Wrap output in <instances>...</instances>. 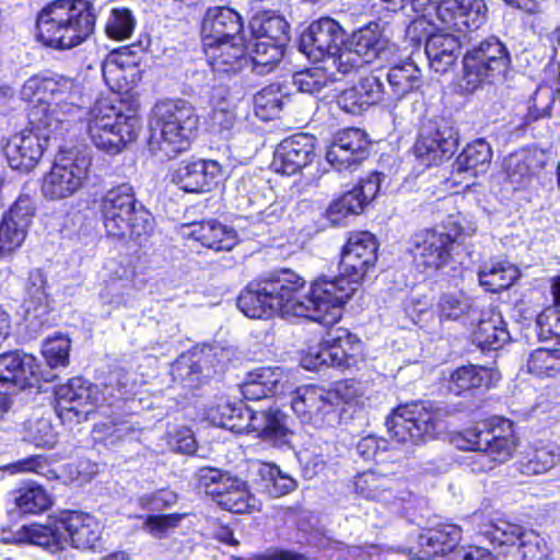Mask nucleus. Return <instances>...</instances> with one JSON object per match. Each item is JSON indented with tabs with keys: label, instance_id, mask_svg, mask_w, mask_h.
Instances as JSON below:
<instances>
[{
	"label": "nucleus",
	"instance_id": "obj_1",
	"mask_svg": "<svg viewBox=\"0 0 560 560\" xmlns=\"http://www.w3.org/2000/svg\"><path fill=\"white\" fill-rule=\"evenodd\" d=\"M377 242L370 232L352 233L341 252L340 275L316 279L302 299L305 280L290 269H281L252 281L237 299L238 308L250 318L276 314L305 317L329 325L340 316L341 306L377 260Z\"/></svg>",
	"mask_w": 560,
	"mask_h": 560
},
{
	"label": "nucleus",
	"instance_id": "obj_2",
	"mask_svg": "<svg viewBox=\"0 0 560 560\" xmlns=\"http://www.w3.org/2000/svg\"><path fill=\"white\" fill-rule=\"evenodd\" d=\"M95 13L88 0H57L45 7L36 21L37 37L56 49H71L94 31Z\"/></svg>",
	"mask_w": 560,
	"mask_h": 560
},
{
	"label": "nucleus",
	"instance_id": "obj_3",
	"mask_svg": "<svg viewBox=\"0 0 560 560\" xmlns=\"http://www.w3.org/2000/svg\"><path fill=\"white\" fill-rule=\"evenodd\" d=\"M46 104L32 105L28 109V127L12 136L3 148L11 168L30 172L42 159L51 137L61 136L69 128V118L54 116Z\"/></svg>",
	"mask_w": 560,
	"mask_h": 560
},
{
	"label": "nucleus",
	"instance_id": "obj_4",
	"mask_svg": "<svg viewBox=\"0 0 560 560\" xmlns=\"http://www.w3.org/2000/svg\"><path fill=\"white\" fill-rule=\"evenodd\" d=\"M101 215L108 236L141 243L153 232L154 219L140 203L130 184L124 183L101 199Z\"/></svg>",
	"mask_w": 560,
	"mask_h": 560
},
{
	"label": "nucleus",
	"instance_id": "obj_5",
	"mask_svg": "<svg viewBox=\"0 0 560 560\" xmlns=\"http://www.w3.org/2000/svg\"><path fill=\"white\" fill-rule=\"evenodd\" d=\"M199 122L194 105L183 98H166L152 108L151 145L167 159L189 148Z\"/></svg>",
	"mask_w": 560,
	"mask_h": 560
},
{
	"label": "nucleus",
	"instance_id": "obj_6",
	"mask_svg": "<svg viewBox=\"0 0 560 560\" xmlns=\"http://www.w3.org/2000/svg\"><path fill=\"white\" fill-rule=\"evenodd\" d=\"M140 129L137 107L124 113L107 101H100L89 113V137L97 149L109 154L119 153L127 143L136 140Z\"/></svg>",
	"mask_w": 560,
	"mask_h": 560
},
{
	"label": "nucleus",
	"instance_id": "obj_7",
	"mask_svg": "<svg viewBox=\"0 0 560 560\" xmlns=\"http://www.w3.org/2000/svg\"><path fill=\"white\" fill-rule=\"evenodd\" d=\"M463 62L462 86L471 93L483 84L502 81L510 66V56L503 43L497 37H489L467 50Z\"/></svg>",
	"mask_w": 560,
	"mask_h": 560
},
{
	"label": "nucleus",
	"instance_id": "obj_8",
	"mask_svg": "<svg viewBox=\"0 0 560 560\" xmlns=\"http://www.w3.org/2000/svg\"><path fill=\"white\" fill-rule=\"evenodd\" d=\"M442 424L441 410L431 402H411L397 407L386 418V427L398 443L417 444L432 438Z\"/></svg>",
	"mask_w": 560,
	"mask_h": 560
},
{
	"label": "nucleus",
	"instance_id": "obj_9",
	"mask_svg": "<svg viewBox=\"0 0 560 560\" xmlns=\"http://www.w3.org/2000/svg\"><path fill=\"white\" fill-rule=\"evenodd\" d=\"M90 165V158L78 152L58 155L50 171L43 177L42 195L52 201L72 197L83 187Z\"/></svg>",
	"mask_w": 560,
	"mask_h": 560
},
{
	"label": "nucleus",
	"instance_id": "obj_10",
	"mask_svg": "<svg viewBox=\"0 0 560 560\" xmlns=\"http://www.w3.org/2000/svg\"><path fill=\"white\" fill-rule=\"evenodd\" d=\"M451 30H478L487 20L483 0H416V12L431 14Z\"/></svg>",
	"mask_w": 560,
	"mask_h": 560
},
{
	"label": "nucleus",
	"instance_id": "obj_11",
	"mask_svg": "<svg viewBox=\"0 0 560 560\" xmlns=\"http://www.w3.org/2000/svg\"><path fill=\"white\" fill-rule=\"evenodd\" d=\"M458 145V133L452 124L442 117L423 121L413 150L417 159L427 166L450 159Z\"/></svg>",
	"mask_w": 560,
	"mask_h": 560
},
{
	"label": "nucleus",
	"instance_id": "obj_12",
	"mask_svg": "<svg viewBox=\"0 0 560 560\" xmlns=\"http://www.w3.org/2000/svg\"><path fill=\"white\" fill-rule=\"evenodd\" d=\"M460 233V228L455 225L451 231L445 226L424 229L411 237L410 253L418 267L424 270H439L451 259L454 244Z\"/></svg>",
	"mask_w": 560,
	"mask_h": 560
},
{
	"label": "nucleus",
	"instance_id": "obj_13",
	"mask_svg": "<svg viewBox=\"0 0 560 560\" xmlns=\"http://www.w3.org/2000/svg\"><path fill=\"white\" fill-rule=\"evenodd\" d=\"M291 408L303 424L314 429H330L340 422L339 409L332 407L323 387L296 388L292 393Z\"/></svg>",
	"mask_w": 560,
	"mask_h": 560
},
{
	"label": "nucleus",
	"instance_id": "obj_14",
	"mask_svg": "<svg viewBox=\"0 0 560 560\" xmlns=\"http://www.w3.org/2000/svg\"><path fill=\"white\" fill-rule=\"evenodd\" d=\"M55 396L59 417L69 420L75 417L78 422L86 419L102 397L96 385L81 377L58 385L55 388Z\"/></svg>",
	"mask_w": 560,
	"mask_h": 560
},
{
	"label": "nucleus",
	"instance_id": "obj_15",
	"mask_svg": "<svg viewBox=\"0 0 560 560\" xmlns=\"http://www.w3.org/2000/svg\"><path fill=\"white\" fill-rule=\"evenodd\" d=\"M345 40L342 26L331 18H322L301 34L299 48L308 59L318 62L337 54Z\"/></svg>",
	"mask_w": 560,
	"mask_h": 560
},
{
	"label": "nucleus",
	"instance_id": "obj_16",
	"mask_svg": "<svg viewBox=\"0 0 560 560\" xmlns=\"http://www.w3.org/2000/svg\"><path fill=\"white\" fill-rule=\"evenodd\" d=\"M238 207L247 210L250 217L272 224L279 220L282 209L275 203V192L272 188L260 177L244 175L237 182Z\"/></svg>",
	"mask_w": 560,
	"mask_h": 560
},
{
	"label": "nucleus",
	"instance_id": "obj_17",
	"mask_svg": "<svg viewBox=\"0 0 560 560\" xmlns=\"http://www.w3.org/2000/svg\"><path fill=\"white\" fill-rule=\"evenodd\" d=\"M347 40L349 49H353L364 63L378 60L392 65L400 60L399 47L384 34L378 23L354 31Z\"/></svg>",
	"mask_w": 560,
	"mask_h": 560
},
{
	"label": "nucleus",
	"instance_id": "obj_18",
	"mask_svg": "<svg viewBox=\"0 0 560 560\" xmlns=\"http://www.w3.org/2000/svg\"><path fill=\"white\" fill-rule=\"evenodd\" d=\"M33 215L31 198L26 195L20 196L0 223V256L14 252L23 244Z\"/></svg>",
	"mask_w": 560,
	"mask_h": 560
},
{
	"label": "nucleus",
	"instance_id": "obj_19",
	"mask_svg": "<svg viewBox=\"0 0 560 560\" xmlns=\"http://www.w3.org/2000/svg\"><path fill=\"white\" fill-rule=\"evenodd\" d=\"M315 156V137L298 133L278 144L272 167L277 173L293 175L312 163Z\"/></svg>",
	"mask_w": 560,
	"mask_h": 560
},
{
	"label": "nucleus",
	"instance_id": "obj_20",
	"mask_svg": "<svg viewBox=\"0 0 560 560\" xmlns=\"http://www.w3.org/2000/svg\"><path fill=\"white\" fill-rule=\"evenodd\" d=\"M36 359L21 351L0 355V390L15 393L32 387L38 378Z\"/></svg>",
	"mask_w": 560,
	"mask_h": 560
},
{
	"label": "nucleus",
	"instance_id": "obj_21",
	"mask_svg": "<svg viewBox=\"0 0 560 560\" xmlns=\"http://www.w3.org/2000/svg\"><path fill=\"white\" fill-rule=\"evenodd\" d=\"M221 171L214 160L183 161L172 173V182L187 192L208 191Z\"/></svg>",
	"mask_w": 560,
	"mask_h": 560
},
{
	"label": "nucleus",
	"instance_id": "obj_22",
	"mask_svg": "<svg viewBox=\"0 0 560 560\" xmlns=\"http://www.w3.org/2000/svg\"><path fill=\"white\" fill-rule=\"evenodd\" d=\"M46 283L42 270L34 269L28 273L23 303L24 318L34 331L49 323L50 301L46 292Z\"/></svg>",
	"mask_w": 560,
	"mask_h": 560
},
{
	"label": "nucleus",
	"instance_id": "obj_23",
	"mask_svg": "<svg viewBox=\"0 0 560 560\" xmlns=\"http://www.w3.org/2000/svg\"><path fill=\"white\" fill-rule=\"evenodd\" d=\"M462 538V530L455 524H442L418 535L409 555L416 559H430L453 551Z\"/></svg>",
	"mask_w": 560,
	"mask_h": 560
},
{
	"label": "nucleus",
	"instance_id": "obj_24",
	"mask_svg": "<svg viewBox=\"0 0 560 560\" xmlns=\"http://www.w3.org/2000/svg\"><path fill=\"white\" fill-rule=\"evenodd\" d=\"M242 28V18L236 11L226 7L210 8L206 12L201 26L203 47H213L220 40L241 37Z\"/></svg>",
	"mask_w": 560,
	"mask_h": 560
},
{
	"label": "nucleus",
	"instance_id": "obj_25",
	"mask_svg": "<svg viewBox=\"0 0 560 560\" xmlns=\"http://www.w3.org/2000/svg\"><path fill=\"white\" fill-rule=\"evenodd\" d=\"M366 133L359 128L345 129L337 133L326 153L327 161L341 170L362 161L368 152Z\"/></svg>",
	"mask_w": 560,
	"mask_h": 560
},
{
	"label": "nucleus",
	"instance_id": "obj_26",
	"mask_svg": "<svg viewBox=\"0 0 560 560\" xmlns=\"http://www.w3.org/2000/svg\"><path fill=\"white\" fill-rule=\"evenodd\" d=\"M441 27L447 32L439 31L428 35L425 40V55L430 67L439 73L446 72L460 55L459 37L452 32L463 31L451 30L440 23ZM471 30H464L470 32Z\"/></svg>",
	"mask_w": 560,
	"mask_h": 560
},
{
	"label": "nucleus",
	"instance_id": "obj_27",
	"mask_svg": "<svg viewBox=\"0 0 560 560\" xmlns=\"http://www.w3.org/2000/svg\"><path fill=\"white\" fill-rule=\"evenodd\" d=\"M353 488L358 495L384 505L405 500V492L398 489L395 479L374 470L358 474L353 478Z\"/></svg>",
	"mask_w": 560,
	"mask_h": 560
},
{
	"label": "nucleus",
	"instance_id": "obj_28",
	"mask_svg": "<svg viewBox=\"0 0 560 560\" xmlns=\"http://www.w3.org/2000/svg\"><path fill=\"white\" fill-rule=\"evenodd\" d=\"M61 528L73 548L94 549L101 540L103 526L88 513L68 512L61 515Z\"/></svg>",
	"mask_w": 560,
	"mask_h": 560
},
{
	"label": "nucleus",
	"instance_id": "obj_29",
	"mask_svg": "<svg viewBox=\"0 0 560 560\" xmlns=\"http://www.w3.org/2000/svg\"><path fill=\"white\" fill-rule=\"evenodd\" d=\"M384 95V84L376 75L362 78L355 85L345 90L338 97L339 107L346 113L360 115L377 104Z\"/></svg>",
	"mask_w": 560,
	"mask_h": 560
},
{
	"label": "nucleus",
	"instance_id": "obj_30",
	"mask_svg": "<svg viewBox=\"0 0 560 560\" xmlns=\"http://www.w3.org/2000/svg\"><path fill=\"white\" fill-rule=\"evenodd\" d=\"M247 432H255L261 441L271 445L283 444L290 434L288 417L279 408L252 409Z\"/></svg>",
	"mask_w": 560,
	"mask_h": 560
},
{
	"label": "nucleus",
	"instance_id": "obj_31",
	"mask_svg": "<svg viewBox=\"0 0 560 560\" xmlns=\"http://www.w3.org/2000/svg\"><path fill=\"white\" fill-rule=\"evenodd\" d=\"M213 71L236 72L247 62L242 37L220 40L213 47H203Z\"/></svg>",
	"mask_w": 560,
	"mask_h": 560
},
{
	"label": "nucleus",
	"instance_id": "obj_32",
	"mask_svg": "<svg viewBox=\"0 0 560 560\" xmlns=\"http://www.w3.org/2000/svg\"><path fill=\"white\" fill-rule=\"evenodd\" d=\"M189 236L213 250H231L237 244V234L232 229L215 220L190 225Z\"/></svg>",
	"mask_w": 560,
	"mask_h": 560
},
{
	"label": "nucleus",
	"instance_id": "obj_33",
	"mask_svg": "<svg viewBox=\"0 0 560 560\" xmlns=\"http://www.w3.org/2000/svg\"><path fill=\"white\" fill-rule=\"evenodd\" d=\"M10 500L22 514H39L52 504V498L38 482L23 481L9 492Z\"/></svg>",
	"mask_w": 560,
	"mask_h": 560
},
{
	"label": "nucleus",
	"instance_id": "obj_34",
	"mask_svg": "<svg viewBox=\"0 0 560 560\" xmlns=\"http://www.w3.org/2000/svg\"><path fill=\"white\" fill-rule=\"evenodd\" d=\"M492 158V150L485 140L468 144L453 164L454 173L467 174L471 177L487 172Z\"/></svg>",
	"mask_w": 560,
	"mask_h": 560
},
{
	"label": "nucleus",
	"instance_id": "obj_35",
	"mask_svg": "<svg viewBox=\"0 0 560 560\" xmlns=\"http://www.w3.org/2000/svg\"><path fill=\"white\" fill-rule=\"evenodd\" d=\"M252 408L243 402L224 401L209 411L211 421L236 433L247 432Z\"/></svg>",
	"mask_w": 560,
	"mask_h": 560
},
{
	"label": "nucleus",
	"instance_id": "obj_36",
	"mask_svg": "<svg viewBox=\"0 0 560 560\" xmlns=\"http://www.w3.org/2000/svg\"><path fill=\"white\" fill-rule=\"evenodd\" d=\"M215 502L232 513H250L257 509V500L248 491L246 481L234 476L225 490H222Z\"/></svg>",
	"mask_w": 560,
	"mask_h": 560
},
{
	"label": "nucleus",
	"instance_id": "obj_37",
	"mask_svg": "<svg viewBox=\"0 0 560 560\" xmlns=\"http://www.w3.org/2000/svg\"><path fill=\"white\" fill-rule=\"evenodd\" d=\"M540 166L536 154L527 150L512 153L504 160L508 179L515 188L526 187Z\"/></svg>",
	"mask_w": 560,
	"mask_h": 560
},
{
	"label": "nucleus",
	"instance_id": "obj_38",
	"mask_svg": "<svg viewBox=\"0 0 560 560\" xmlns=\"http://www.w3.org/2000/svg\"><path fill=\"white\" fill-rule=\"evenodd\" d=\"M560 462V447L555 443L533 446L526 457L518 463L523 475L532 476L549 471Z\"/></svg>",
	"mask_w": 560,
	"mask_h": 560
},
{
	"label": "nucleus",
	"instance_id": "obj_39",
	"mask_svg": "<svg viewBox=\"0 0 560 560\" xmlns=\"http://www.w3.org/2000/svg\"><path fill=\"white\" fill-rule=\"evenodd\" d=\"M250 28L255 38L272 42L280 46H287L289 37V24L279 15L264 13L256 15L250 21Z\"/></svg>",
	"mask_w": 560,
	"mask_h": 560
},
{
	"label": "nucleus",
	"instance_id": "obj_40",
	"mask_svg": "<svg viewBox=\"0 0 560 560\" xmlns=\"http://www.w3.org/2000/svg\"><path fill=\"white\" fill-rule=\"evenodd\" d=\"M387 81L394 97L401 98L420 86L421 71L412 61L397 63L389 68Z\"/></svg>",
	"mask_w": 560,
	"mask_h": 560
},
{
	"label": "nucleus",
	"instance_id": "obj_41",
	"mask_svg": "<svg viewBox=\"0 0 560 560\" xmlns=\"http://www.w3.org/2000/svg\"><path fill=\"white\" fill-rule=\"evenodd\" d=\"M491 377L492 372L483 366L464 365L451 374L448 389L455 395H462L474 388L489 386Z\"/></svg>",
	"mask_w": 560,
	"mask_h": 560
},
{
	"label": "nucleus",
	"instance_id": "obj_42",
	"mask_svg": "<svg viewBox=\"0 0 560 560\" xmlns=\"http://www.w3.org/2000/svg\"><path fill=\"white\" fill-rule=\"evenodd\" d=\"M510 334L500 316L481 319L474 331V342L482 350H495L505 345Z\"/></svg>",
	"mask_w": 560,
	"mask_h": 560
},
{
	"label": "nucleus",
	"instance_id": "obj_43",
	"mask_svg": "<svg viewBox=\"0 0 560 560\" xmlns=\"http://www.w3.org/2000/svg\"><path fill=\"white\" fill-rule=\"evenodd\" d=\"M283 89L284 85L281 83H271L254 96V110L257 117L261 120L278 117L288 98V92Z\"/></svg>",
	"mask_w": 560,
	"mask_h": 560
},
{
	"label": "nucleus",
	"instance_id": "obj_44",
	"mask_svg": "<svg viewBox=\"0 0 560 560\" xmlns=\"http://www.w3.org/2000/svg\"><path fill=\"white\" fill-rule=\"evenodd\" d=\"M518 276L517 269L508 262L492 261L485 264L479 272V282L490 292L508 289Z\"/></svg>",
	"mask_w": 560,
	"mask_h": 560
},
{
	"label": "nucleus",
	"instance_id": "obj_45",
	"mask_svg": "<svg viewBox=\"0 0 560 560\" xmlns=\"http://www.w3.org/2000/svg\"><path fill=\"white\" fill-rule=\"evenodd\" d=\"M284 46L277 45L261 38H255L249 47V58L253 70L257 74H266L281 61L284 54Z\"/></svg>",
	"mask_w": 560,
	"mask_h": 560
},
{
	"label": "nucleus",
	"instance_id": "obj_46",
	"mask_svg": "<svg viewBox=\"0 0 560 560\" xmlns=\"http://www.w3.org/2000/svg\"><path fill=\"white\" fill-rule=\"evenodd\" d=\"M78 93V85L72 79L62 75L45 78V97H47L48 103L59 104L58 109L60 112L67 109L66 104H72L77 108L69 117V125L77 112H79V107L73 103V98Z\"/></svg>",
	"mask_w": 560,
	"mask_h": 560
},
{
	"label": "nucleus",
	"instance_id": "obj_47",
	"mask_svg": "<svg viewBox=\"0 0 560 560\" xmlns=\"http://www.w3.org/2000/svg\"><path fill=\"white\" fill-rule=\"evenodd\" d=\"M210 354L197 358L196 354L182 355L172 365V374L180 380L200 381L201 377L209 378L215 373L214 365L209 360Z\"/></svg>",
	"mask_w": 560,
	"mask_h": 560
},
{
	"label": "nucleus",
	"instance_id": "obj_48",
	"mask_svg": "<svg viewBox=\"0 0 560 560\" xmlns=\"http://www.w3.org/2000/svg\"><path fill=\"white\" fill-rule=\"evenodd\" d=\"M30 541L40 546L51 553H58L68 545V539L61 528V516L52 525H32L28 528Z\"/></svg>",
	"mask_w": 560,
	"mask_h": 560
},
{
	"label": "nucleus",
	"instance_id": "obj_49",
	"mask_svg": "<svg viewBox=\"0 0 560 560\" xmlns=\"http://www.w3.org/2000/svg\"><path fill=\"white\" fill-rule=\"evenodd\" d=\"M551 292L555 306L541 312L536 320L539 327V338L542 340L552 338L560 340V276L552 280Z\"/></svg>",
	"mask_w": 560,
	"mask_h": 560
},
{
	"label": "nucleus",
	"instance_id": "obj_50",
	"mask_svg": "<svg viewBox=\"0 0 560 560\" xmlns=\"http://www.w3.org/2000/svg\"><path fill=\"white\" fill-rule=\"evenodd\" d=\"M526 371L538 377H553L560 372V349L538 348L529 353Z\"/></svg>",
	"mask_w": 560,
	"mask_h": 560
},
{
	"label": "nucleus",
	"instance_id": "obj_51",
	"mask_svg": "<svg viewBox=\"0 0 560 560\" xmlns=\"http://www.w3.org/2000/svg\"><path fill=\"white\" fill-rule=\"evenodd\" d=\"M472 299L463 291L441 294L438 302L439 316L443 320H457L469 314Z\"/></svg>",
	"mask_w": 560,
	"mask_h": 560
},
{
	"label": "nucleus",
	"instance_id": "obj_52",
	"mask_svg": "<svg viewBox=\"0 0 560 560\" xmlns=\"http://www.w3.org/2000/svg\"><path fill=\"white\" fill-rule=\"evenodd\" d=\"M304 361L306 369H319L323 365L341 368L345 366V352L335 348L334 342H328L327 334L316 348L310 350Z\"/></svg>",
	"mask_w": 560,
	"mask_h": 560
},
{
	"label": "nucleus",
	"instance_id": "obj_53",
	"mask_svg": "<svg viewBox=\"0 0 560 560\" xmlns=\"http://www.w3.org/2000/svg\"><path fill=\"white\" fill-rule=\"evenodd\" d=\"M259 474L265 481V491L271 497L279 498L285 495L296 488V481L289 475L283 474L275 465H261Z\"/></svg>",
	"mask_w": 560,
	"mask_h": 560
},
{
	"label": "nucleus",
	"instance_id": "obj_54",
	"mask_svg": "<svg viewBox=\"0 0 560 560\" xmlns=\"http://www.w3.org/2000/svg\"><path fill=\"white\" fill-rule=\"evenodd\" d=\"M270 395L291 389L289 376L280 366H261L249 373Z\"/></svg>",
	"mask_w": 560,
	"mask_h": 560
},
{
	"label": "nucleus",
	"instance_id": "obj_55",
	"mask_svg": "<svg viewBox=\"0 0 560 560\" xmlns=\"http://www.w3.org/2000/svg\"><path fill=\"white\" fill-rule=\"evenodd\" d=\"M21 96L30 102L36 98L37 103L35 105L46 104L55 112L54 116H60L61 118H69L77 109L72 104H66L67 109L60 112L58 109L59 104L48 103L47 97H45V78L37 75L25 81L21 89Z\"/></svg>",
	"mask_w": 560,
	"mask_h": 560
},
{
	"label": "nucleus",
	"instance_id": "obj_56",
	"mask_svg": "<svg viewBox=\"0 0 560 560\" xmlns=\"http://www.w3.org/2000/svg\"><path fill=\"white\" fill-rule=\"evenodd\" d=\"M228 471L214 467H201L196 472V479L198 488L203 489L208 495H211L213 500L219 497L222 490L226 489V486L233 479Z\"/></svg>",
	"mask_w": 560,
	"mask_h": 560
},
{
	"label": "nucleus",
	"instance_id": "obj_57",
	"mask_svg": "<svg viewBox=\"0 0 560 560\" xmlns=\"http://www.w3.org/2000/svg\"><path fill=\"white\" fill-rule=\"evenodd\" d=\"M512 560H544L547 548L544 540L534 532H524L514 550H509Z\"/></svg>",
	"mask_w": 560,
	"mask_h": 560
},
{
	"label": "nucleus",
	"instance_id": "obj_58",
	"mask_svg": "<svg viewBox=\"0 0 560 560\" xmlns=\"http://www.w3.org/2000/svg\"><path fill=\"white\" fill-rule=\"evenodd\" d=\"M136 20L126 8H114L107 20L105 32L108 37L117 40L129 38L135 30Z\"/></svg>",
	"mask_w": 560,
	"mask_h": 560
},
{
	"label": "nucleus",
	"instance_id": "obj_59",
	"mask_svg": "<svg viewBox=\"0 0 560 560\" xmlns=\"http://www.w3.org/2000/svg\"><path fill=\"white\" fill-rule=\"evenodd\" d=\"M98 438L104 439L106 444L114 445L133 432L132 423L121 417H112L94 427Z\"/></svg>",
	"mask_w": 560,
	"mask_h": 560
},
{
	"label": "nucleus",
	"instance_id": "obj_60",
	"mask_svg": "<svg viewBox=\"0 0 560 560\" xmlns=\"http://www.w3.org/2000/svg\"><path fill=\"white\" fill-rule=\"evenodd\" d=\"M557 90L550 85H539L529 100L528 120H537L550 115V110L556 101Z\"/></svg>",
	"mask_w": 560,
	"mask_h": 560
},
{
	"label": "nucleus",
	"instance_id": "obj_61",
	"mask_svg": "<svg viewBox=\"0 0 560 560\" xmlns=\"http://www.w3.org/2000/svg\"><path fill=\"white\" fill-rule=\"evenodd\" d=\"M70 340L65 336L48 338L43 345V355L51 368L66 366L69 362Z\"/></svg>",
	"mask_w": 560,
	"mask_h": 560
},
{
	"label": "nucleus",
	"instance_id": "obj_62",
	"mask_svg": "<svg viewBox=\"0 0 560 560\" xmlns=\"http://www.w3.org/2000/svg\"><path fill=\"white\" fill-rule=\"evenodd\" d=\"M24 439L39 447H52L57 443L51 423L44 418L28 424Z\"/></svg>",
	"mask_w": 560,
	"mask_h": 560
},
{
	"label": "nucleus",
	"instance_id": "obj_63",
	"mask_svg": "<svg viewBox=\"0 0 560 560\" xmlns=\"http://www.w3.org/2000/svg\"><path fill=\"white\" fill-rule=\"evenodd\" d=\"M327 75L319 68L298 72L293 75L292 83L300 92L315 94L327 85Z\"/></svg>",
	"mask_w": 560,
	"mask_h": 560
},
{
	"label": "nucleus",
	"instance_id": "obj_64",
	"mask_svg": "<svg viewBox=\"0 0 560 560\" xmlns=\"http://www.w3.org/2000/svg\"><path fill=\"white\" fill-rule=\"evenodd\" d=\"M349 48L348 40L346 39L343 44L339 46L338 52L327 57L324 61L330 62L331 67L341 74H348L357 70L364 62L353 49Z\"/></svg>",
	"mask_w": 560,
	"mask_h": 560
}]
</instances>
